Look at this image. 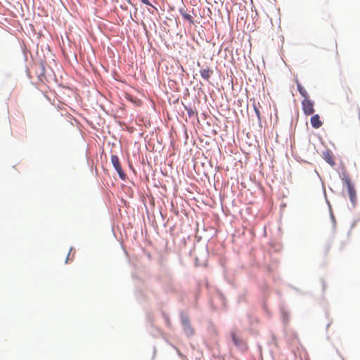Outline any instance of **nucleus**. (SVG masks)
<instances>
[{
	"label": "nucleus",
	"instance_id": "f257e3e1",
	"mask_svg": "<svg viewBox=\"0 0 360 360\" xmlns=\"http://www.w3.org/2000/svg\"><path fill=\"white\" fill-rule=\"evenodd\" d=\"M341 179L342 183L347 186V192L349 194V200L353 204L355 205L356 204L357 198H356V189L352 184L351 179L349 178V174L347 172H343L342 174Z\"/></svg>",
	"mask_w": 360,
	"mask_h": 360
},
{
	"label": "nucleus",
	"instance_id": "f03ea898",
	"mask_svg": "<svg viewBox=\"0 0 360 360\" xmlns=\"http://www.w3.org/2000/svg\"><path fill=\"white\" fill-rule=\"evenodd\" d=\"M314 102L310 98L304 99L302 101V107L306 115H311L314 112Z\"/></svg>",
	"mask_w": 360,
	"mask_h": 360
},
{
	"label": "nucleus",
	"instance_id": "7ed1b4c3",
	"mask_svg": "<svg viewBox=\"0 0 360 360\" xmlns=\"http://www.w3.org/2000/svg\"><path fill=\"white\" fill-rule=\"evenodd\" d=\"M111 162H112L113 167H115V169H116V171L117 172L119 176L122 179L124 180L125 179L126 175L122 168V166H121V164L120 162V160H119V158L117 157V155H112L111 156Z\"/></svg>",
	"mask_w": 360,
	"mask_h": 360
},
{
	"label": "nucleus",
	"instance_id": "20e7f679",
	"mask_svg": "<svg viewBox=\"0 0 360 360\" xmlns=\"http://www.w3.org/2000/svg\"><path fill=\"white\" fill-rule=\"evenodd\" d=\"M182 324H183L184 330L188 336H192L194 335V333H195L194 329L192 328L188 319H183Z\"/></svg>",
	"mask_w": 360,
	"mask_h": 360
},
{
	"label": "nucleus",
	"instance_id": "39448f33",
	"mask_svg": "<svg viewBox=\"0 0 360 360\" xmlns=\"http://www.w3.org/2000/svg\"><path fill=\"white\" fill-rule=\"evenodd\" d=\"M323 158L330 166H334L335 165L333 154L330 150L323 152Z\"/></svg>",
	"mask_w": 360,
	"mask_h": 360
},
{
	"label": "nucleus",
	"instance_id": "423d86ee",
	"mask_svg": "<svg viewBox=\"0 0 360 360\" xmlns=\"http://www.w3.org/2000/svg\"><path fill=\"white\" fill-rule=\"evenodd\" d=\"M311 126L315 128L318 129L321 127L323 124V122L320 120V117L319 115H314L311 117L310 120Z\"/></svg>",
	"mask_w": 360,
	"mask_h": 360
},
{
	"label": "nucleus",
	"instance_id": "0eeeda50",
	"mask_svg": "<svg viewBox=\"0 0 360 360\" xmlns=\"http://www.w3.org/2000/svg\"><path fill=\"white\" fill-rule=\"evenodd\" d=\"M200 76L206 81H208L213 74V70L209 68H203L200 70Z\"/></svg>",
	"mask_w": 360,
	"mask_h": 360
},
{
	"label": "nucleus",
	"instance_id": "6e6552de",
	"mask_svg": "<svg viewBox=\"0 0 360 360\" xmlns=\"http://www.w3.org/2000/svg\"><path fill=\"white\" fill-rule=\"evenodd\" d=\"M296 84L298 91L304 99L309 98V95L307 90L301 85L297 79H296Z\"/></svg>",
	"mask_w": 360,
	"mask_h": 360
},
{
	"label": "nucleus",
	"instance_id": "1a4fd4ad",
	"mask_svg": "<svg viewBox=\"0 0 360 360\" xmlns=\"http://www.w3.org/2000/svg\"><path fill=\"white\" fill-rule=\"evenodd\" d=\"M179 12L184 20L188 21L191 25H194V20L191 15L187 13L184 9H180Z\"/></svg>",
	"mask_w": 360,
	"mask_h": 360
},
{
	"label": "nucleus",
	"instance_id": "9d476101",
	"mask_svg": "<svg viewBox=\"0 0 360 360\" xmlns=\"http://www.w3.org/2000/svg\"><path fill=\"white\" fill-rule=\"evenodd\" d=\"M261 106H260L259 103H256L255 102H254L253 108H254L255 112V113L257 115V117L259 120H260V119H261V115H260V111H259V108Z\"/></svg>",
	"mask_w": 360,
	"mask_h": 360
},
{
	"label": "nucleus",
	"instance_id": "9b49d317",
	"mask_svg": "<svg viewBox=\"0 0 360 360\" xmlns=\"http://www.w3.org/2000/svg\"><path fill=\"white\" fill-rule=\"evenodd\" d=\"M321 288H322V290L324 291L326 288V283L325 281H321Z\"/></svg>",
	"mask_w": 360,
	"mask_h": 360
},
{
	"label": "nucleus",
	"instance_id": "f8f14e48",
	"mask_svg": "<svg viewBox=\"0 0 360 360\" xmlns=\"http://www.w3.org/2000/svg\"><path fill=\"white\" fill-rule=\"evenodd\" d=\"M232 338H233V341L234 342V343L236 345H238V339L236 338V335H232Z\"/></svg>",
	"mask_w": 360,
	"mask_h": 360
},
{
	"label": "nucleus",
	"instance_id": "ddd939ff",
	"mask_svg": "<svg viewBox=\"0 0 360 360\" xmlns=\"http://www.w3.org/2000/svg\"><path fill=\"white\" fill-rule=\"evenodd\" d=\"M143 4H146V5H148V6H150V3L148 0H140Z\"/></svg>",
	"mask_w": 360,
	"mask_h": 360
}]
</instances>
